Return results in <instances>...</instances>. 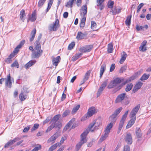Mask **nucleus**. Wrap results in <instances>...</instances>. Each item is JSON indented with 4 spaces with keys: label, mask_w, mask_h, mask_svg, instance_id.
I'll use <instances>...</instances> for the list:
<instances>
[{
    "label": "nucleus",
    "mask_w": 151,
    "mask_h": 151,
    "mask_svg": "<svg viewBox=\"0 0 151 151\" xmlns=\"http://www.w3.org/2000/svg\"><path fill=\"white\" fill-rule=\"evenodd\" d=\"M150 76L149 74L144 73L140 78V80L142 81H144L147 79Z\"/></svg>",
    "instance_id": "36"
},
{
    "label": "nucleus",
    "mask_w": 151,
    "mask_h": 151,
    "mask_svg": "<svg viewBox=\"0 0 151 151\" xmlns=\"http://www.w3.org/2000/svg\"><path fill=\"white\" fill-rule=\"evenodd\" d=\"M20 139L19 137H16L12 140L8 141L4 145L5 148L8 147L9 146L12 145L16 142L19 140Z\"/></svg>",
    "instance_id": "12"
},
{
    "label": "nucleus",
    "mask_w": 151,
    "mask_h": 151,
    "mask_svg": "<svg viewBox=\"0 0 151 151\" xmlns=\"http://www.w3.org/2000/svg\"><path fill=\"white\" fill-rule=\"evenodd\" d=\"M34 63L33 61H30L25 65V67L27 69L28 68L32 66Z\"/></svg>",
    "instance_id": "49"
},
{
    "label": "nucleus",
    "mask_w": 151,
    "mask_h": 151,
    "mask_svg": "<svg viewBox=\"0 0 151 151\" xmlns=\"http://www.w3.org/2000/svg\"><path fill=\"white\" fill-rule=\"evenodd\" d=\"M91 72V70H89L87 71L86 73L84 79L87 80L89 78Z\"/></svg>",
    "instance_id": "52"
},
{
    "label": "nucleus",
    "mask_w": 151,
    "mask_h": 151,
    "mask_svg": "<svg viewBox=\"0 0 151 151\" xmlns=\"http://www.w3.org/2000/svg\"><path fill=\"white\" fill-rule=\"evenodd\" d=\"M41 45L38 44H35L34 50L32 54V58H37L41 56L43 52V50H41Z\"/></svg>",
    "instance_id": "1"
},
{
    "label": "nucleus",
    "mask_w": 151,
    "mask_h": 151,
    "mask_svg": "<svg viewBox=\"0 0 151 151\" xmlns=\"http://www.w3.org/2000/svg\"><path fill=\"white\" fill-rule=\"evenodd\" d=\"M117 115L114 114V113L110 116V119L111 121V122L113 123H114L116 120L117 118L116 117Z\"/></svg>",
    "instance_id": "34"
},
{
    "label": "nucleus",
    "mask_w": 151,
    "mask_h": 151,
    "mask_svg": "<svg viewBox=\"0 0 151 151\" xmlns=\"http://www.w3.org/2000/svg\"><path fill=\"white\" fill-rule=\"evenodd\" d=\"M24 43V41H22L15 48L14 50L13 51L14 53L16 55L18 52L19 49L20 48Z\"/></svg>",
    "instance_id": "17"
},
{
    "label": "nucleus",
    "mask_w": 151,
    "mask_h": 151,
    "mask_svg": "<svg viewBox=\"0 0 151 151\" xmlns=\"http://www.w3.org/2000/svg\"><path fill=\"white\" fill-rule=\"evenodd\" d=\"M116 86V85L114 82L113 81H112L109 84L108 86V88L109 89L111 88Z\"/></svg>",
    "instance_id": "53"
},
{
    "label": "nucleus",
    "mask_w": 151,
    "mask_h": 151,
    "mask_svg": "<svg viewBox=\"0 0 151 151\" xmlns=\"http://www.w3.org/2000/svg\"><path fill=\"white\" fill-rule=\"evenodd\" d=\"M140 108V105H138L136 106L132 111L130 114V117L132 118H135L136 119V114L137 112Z\"/></svg>",
    "instance_id": "6"
},
{
    "label": "nucleus",
    "mask_w": 151,
    "mask_h": 151,
    "mask_svg": "<svg viewBox=\"0 0 151 151\" xmlns=\"http://www.w3.org/2000/svg\"><path fill=\"white\" fill-rule=\"evenodd\" d=\"M87 11V6L85 5L81 8L80 12V14L81 16H86Z\"/></svg>",
    "instance_id": "13"
},
{
    "label": "nucleus",
    "mask_w": 151,
    "mask_h": 151,
    "mask_svg": "<svg viewBox=\"0 0 151 151\" xmlns=\"http://www.w3.org/2000/svg\"><path fill=\"white\" fill-rule=\"evenodd\" d=\"M109 134L107 133L106 134V132H105L104 135L102 136L100 139V141L101 142H102L104 140H105L108 136Z\"/></svg>",
    "instance_id": "50"
},
{
    "label": "nucleus",
    "mask_w": 151,
    "mask_h": 151,
    "mask_svg": "<svg viewBox=\"0 0 151 151\" xmlns=\"http://www.w3.org/2000/svg\"><path fill=\"white\" fill-rule=\"evenodd\" d=\"M70 112V111L68 109L66 110L62 115L63 117H65L68 115Z\"/></svg>",
    "instance_id": "60"
},
{
    "label": "nucleus",
    "mask_w": 151,
    "mask_h": 151,
    "mask_svg": "<svg viewBox=\"0 0 151 151\" xmlns=\"http://www.w3.org/2000/svg\"><path fill=\"white\" fill-rule=\"evenodd\" d=\"M97 25L96 23L93 21L91 22V28L94 30H96V29Z\"/></svg>",
    "instance_id": "46"
},
{
    "label": "nucleus",
    "mask_w": 151,
    "mask_h": 151,
    "mask_svg": "<svg viewBox=\"0 0 151 151\" xmlns=\"http://www.w3.org/2000/svg\"><path fill=\"white\" fill-rule=\"evenodd\" d=\"M124 80V79L123 78H118L114 79L113 81L116 86L118 84L120 83Z\"/></svg>",
    "instance_id": "26"
},
{
    "label": "nucleus",
    "mask_w": 151,
    "mask_h": 151,
    "mask_svg": "<svg viewBox=\"0 0 151 151\" xmlns=\"http://www.w3.org/2000/svg\"><path fill=\"white\" fill-rule=\"evenodd\" d=\"M60 116V115L58 114L56 115L53 117L52 122L53 121H54V122H55L56 123V121L59 119Z\"/></svg>",
    "instance_id": "57"
},
{
    "label": "nucleus",
    "mask_w": 151,
    "mask_h": 151,
    "mask_svg": "<svg viewBox=\"0 0 151 151\" xmlns=\"http://www.w3.org/2000/svg\"><path fill=\"white\" fill-rule=\"evenodd\" d=\"M135 120L136 119H135V118H131L127 125L126 128L127 129H128L131 127L134 123Z\"/></svg>",
    "instance_id": "24"
},
{
    "label": "nucleus",
    "mask_w": 151,
    "mask_h": 151,
    "mask_svg": "<svg viewBox=\"0 0 151 151\" xmlns=\"http://www.w3.org/2000/svg\"><path fill=\"white\" fill-rule=\"evenodd\" d=\"M46 0H39L38 4V6L40 8L41 7L45 2Z\"/></svg>",
    "instance_id": "48"
},
{
    "label": "nucleus",
    "mask_w": 151,
    "mask_h": 151,
    "mask_svg": "<svg viewBox=\"0 0 151 151\" xmlns=\"http://www.w3.org/2000/svg\"><path fill=\"white\" fill-rule=\"evenodd\" d=\"M124 140L127 144H132V139L131 134L127 133L124 138Z\"/></svg>",
    "instance_id": "11"
},
{
    "label": "nucleus",
    "mask_w": 151,
    "mask_h": 151,
    "mask_svg": "<svg viewBox=\"0 0 151 151\" xmlns=\"http://www.w3.org/2000/svg\"><path fill=\"white\" fill-rule=\"evenodd\" d=\"M89 130L88 129L86 130L81 135V140L76 145L77 149L79 150L81 147L82 145L86 143L87 140L86 137L89 133Z\"/></svg>",
    "instance_id": "2"
},
{
    "label": "nucleus",
    "mask_w": 151,
    "mask_h": 151,
    "mask_svg": "<svg viewBox=\"0 0 151 151\" xmlns=\"http://www.w3.org/2000/svg\"><path fill=\"white\" fill-rule=\"evenodd\" d=\"M80 107V105H77L75 106L73 108L71 113L72 114H75L79 109Z\"/></svg>",
    "instance_id": "40"
},
{
    "label": "nucleus",
    "mask_w": 151,
    "mask_h": 151,
    "mask_svg": "<svg viewBox=\"0 0 151 151\" xmlns=\"http://www.w3.org/2000/svg\"><path fill=\"white\" fill-rule=\"evenodd\" d=\"M60 60V56H58L55 58H54L52 60V64L53 65L56 66L59 63Z\"/></svg>",
    "instance_id": "19"
},
{
    "label": "nucleus",
    "mask_w": 151,
    "mask_h": 151,
    "mask_svg": "<svg viewBox=\"0 0 151 151\" xmlns=\"http://www.w3.org/2000/svg\"><path fill=\"white\" fill-rule=\"evenodd\" d=\"M114 2L111 1H109L108 2V7L109 8H112L114 4Z\"/></svg>",
    "instance_id": "61"
},
{
    "label": "nucleus",
    "mask_w": 151,
    "mask_h": 151,
    "mask_svg": "<svg viewBox=\"0 0 151 151\" xmlns=\"http://www.w3.org/2000/svg\"><path fill=\"white\" fill-rule=\"evenodd\" d=\"M53 0H49V1L48 4V7L47 9V11H48V10L50 9L53 3Z\"/></svg>",
    "instance_id": "58"
},
{
    "label": "nucleus",
    "mask_w": 151,
    "mask_h": 151,
    "mask_svg": "<svg viewBox=\"0 0 151 151\" xmlns=\"http://www.w3.org/2000/svg\"><path fill=\"white\" fill-rule=\"evenodd\" d=\"M85 35L81 32H78L77 34L76 38L78 40H81L84 38Z\"/></svg>",
    "instance_id": "31"
},
{
    "label": "nucleus",
    "mask_w": 151,
    "mask_h": 151,
    "mask_svg": "<svg viewBox=\"0 0 151 151\" xmlns=\"http://www.w3.org/2000/svg\"><path fill=\"white\" fill-rule=\"evenodd\" d=\"M122 109V107H120L114 111V114L117 116L119 113L120 112Z\"/></svg>",
    "instance_id": "54"
},
{
    "label": "nucleus",
    "mask_w": 151,
    "mask_h": 151,
    "mask_svg": "<svg viewBox=\"0 0 151 151\" xmlns=\"http://www.w3.org/2000/svg\"><path fill=\"white\" fill-rule=\"evenodd\" d=\"M82 53H80L76 54L75 56H73L72 58V60L73 61H75L81 56Z\"/></svg>",
    "instance_id": "45"
},
{
    "label": "nucleus",
    "mask_w": 151,
    "mask_h": 151,
    "mask_svg": "<svg viewBox=\"0 0 151 151\" xmlns=\"http://www.w3.org/2000/svg\"><path fill=\"white\" fill-rule=\"evenodd\" d=\"M56 123L55 122L53 121L52 124L47 128L46 130V132L50 131L52 129L56 127Z\"/></svg>",
    "instance_id": "32"
},
{
    "label": "nucleus",
    "mask_w": 151,
    "mask_h": 151,
    "mask_svg": "<svg viewBox=\"0 0 151 151\" xmlns=\"http://www.w3.org/2000/svg\"><path fill=\"white\" fill-rule=\"evenodd\" d=\"M93 48V45H89L81 47L79 50L82 52H90Z\"/></svg>",
    "instance_id": "7"
},
{
    "label": "nucleus",
    "mask_w": 151,
    "mask_h": 151,
    "mask_svg": "<svg viewBox=\"0 0 151 151\" xmlns=\"http://www.w3.org/2000/svg\"><path fill=\"white\" fill-rule=\"evenodd\" d=\"M19 15L21 19L22 22H24L25 20V17L26 16L25 11L24 10H21Z\"/></svg>",
    "instance_id": "27"
},
{
    "label": "nucleus",
    "mask_w": 151,
    "mask_h": 151,
    "mask_svg": "<svg viewBox=\"0 0 151 151\" xmlns=\"http://www.w3.org/2000/svg\"><path fill=\"white\" fill-rule=\"evenodd\" d=\"M59 27V21L57 19L54 23L49 25L48 28L50 31H55Z\"/></svg>",
    "instance_id": "4"
},
{
    "label": "nucleus",
    "mask_w": 151,
    "mask_h": 151,
    "mask_svg": "<svg viewBox=\"0 0 151 151\" xmlns=\"http://www.w3.org/2000/svg\"><path fill=\"white\" fill-rule=\"evenodd\" d=\"M136 134L138 137H140L142 136V134L140 129L139 128H137L136 129Z\"/></svg>",
    "instance_id": "38"
},
{
    "label": "nucleus",
    "mask_w": 151,
    "mask_h": 151,
    "mask_svg": "<svg viewBox=\"0 0 151 151\" xmlns=\"http://www.w3.org/2000/svg\"><path fill=\"white\" fill-rule=\"evenodd\" d=\"M147 43V42L146 40H144L141 44L140 46L139 47V50L140 51L142 52H145L147 50L146 47L145 46Z\"/></svg>",
    "instance_id": "15"
},
{
    "label": "nucleus",
    "mask_w": 151,
    "mask_h": 151,
    "mask_svg": "<svg viewBox=\"0 0 151 151\" xmlns=\"http://www.w3.org/2000/svg\"><path fill=\"white\" fill-rule=\"evenodd\" d=\"M127 56V54L124 52H123L122 53L121 58L119 61L120 63L122 64L125 60Z\"/></svg>",
    "instance_id": "23"
},
{
    "label": "nucleus",
    "mask_w": 151,
    "mask_h": 151,
    "mask_svg": "<svg viewBox=\"0 0 151 151\" xmlns=\"http://www.w3.org/2000/svg\"><path fill=\"white\" fill-rule=\"evenodd\" d=\"M72 120L70 121L67 124V125L63 129V132H64L67 129H69V127L71 126L72 124Z\"/></svg>",
    "instance_id": "42"
},
{
    "label": "nucleus",
    "mask_w": 151,
    "mask_h": 151,
    "mask_svg": "<svg viewBox=\"0 0 151 151\" xmlns=\"http://www.w3.org/2000/svg\"><path fill=\"white\" fill-rule=\"evenodd\" d=\"M36 11H35L32 12L31 16L29 17L27 20L28 22L29 20H30L31 22L35 21L36 19Z\"/></svg>",
    "instance_id": "21"
},
{
    "label": "nucleus",
    "mask_w": 151,
    "mask_h": 151,
    "mask_svg": "<svg viewBox=\"0 0 151 151\" xmlns=\"http://www.w3.org/2000/svg\"><path fill=\"white\" fill-rule=\"evenodd\" d=\"M129 111L128 110L126 111L124 114L122 116L120 122L119 127V129H122L123 125L124 122L125 121L127 117V115L128 114Z\"/></svg>",
    "instance_id": "8"
},
{
    "label": "nucleus",
    "mask_w": 151,
    "mask_h": 151,
    "mask_svg": "<svg viewBox=\"0 0 151 151\" xmlns=\"http://www.w3.org/2000/svg\"><path fill=\"white\" fill-rule=\"evenodd\" d=\"M127 98V95L126 93H121L117 96L115 100V102L116 103H122Z\"/></svg>",
    "instance_id": "5"
},
{
    "label": "nucleus",
    "mask_w": 151,
    "mask_h": 151,
    "mask_svg": "<svg viewBox=\"0 0 151 151\" xmlns=\"http://www.w3.org/2000/svg\"><path fill=\"white\" fill-rule=\"evenodd\" d=\"M142 84L143 83L140 82H138L133 88L132 92L134 93H135L141 88Z\"/></svg>",
    "instance_id": "16"
},
{
    "label": "nucleus",
    "mask_w": 151,
    "mask_h": 151,
    "mask_svg": "<svg viewBox=\"0 0 151 151\" xmlns=\"http://www.w3.org/2000/svg\"><path fill=\"white\" fill-rule=\"evenodd\" d=\"M96 110L94 107H92L89 108L88 111V112L84 117L86 118H88L89 117L91 116L94 114L96 113Z\"/></svg>",
    "instance_id": "9"
},
{
    "label": "nucleus",
    "mask_w": 151,
    "mask_h": 151,
    "mask_svg": "<svg viewBox=\"0 0 151 151\" xmlns=\"http://www.w3.org/2000/svg\"><path fill=\"white\" fill-rule=\"evenodd\" d=\"M42 35L41 34H40V35L38 36L37 40L35 41V44H38V45H41L40 43V39L41 38Z\"/></svg>",
    "instance_id": "63"
},
{
    "label": "nucleus",
    "mask_w": 151,
    "mask_h": 151,
    "mask_svg": "<svg viewBox=\"0 0 151 151\" xmlns=\"http://www.w3.org/2000/svg\"><path fill=\"white\" fill-rule=\"evenodd\" d=\"M5 86L6 87L9 88L12 87V85L10 74L7 76V78H5Z\"/></svg>",
    "instance_id": "10"
},
{
    "label": "nucleus",
    "mask_w": 151,
    "mask_h": 151,
    "mask_svg": "<svg viewBox=\"0 0 151 151\" xmlns=\"http://www.w3.org/2000/svg\"><path fill=\"white\" fill-rule=\"evenodd\" d=\"M106 69V65L104 64H103L100 70V77L101 78L102 76Z\"/></svg>",
    "instance_id": "25"
},
{
    "label": "nucleus",
    "mask_w": 151,
    "mask_h": 151,
    "mask_svg": "<svg viewBox=\"0 0 151 151\" xmlns=\"http://www.w3.org/2000/svg\"><path fill=\"white\" fill-rule=\"evenodd\" d=\"M27 97V95L23 92L22 91L19 95V98L21 101L24 100Z\"/></svg>",
    "instance_id": "28"
},
{
    "label": "nucleus",
    "mask_w": 151,
    "mask_h": 151,
    "mask_svg": "<svg viewBox=\"0 0 151 151\" xmlns=\"http://www.w3.org/2000/svg\"><path fill=\"white\" fill-rule=\"evenodd\" d=\"M113 45L112 43H111L108 44V52L109 53H112L113 52Z\"/></svg>",
    "instance_id": "41"
},
{
    "label": "nucleus",
    "mask_w": 151,
    "mask_h": 151,
    "mask_svg": "<svg viewBox=\"0 0 151 151\" xmlns=\"http://www.w3.org/2000/svg\"><path fill=\"white\" fill-rule=\"evenodd\" d=\"M11 67H16L17 68H19V65L17 61H15L11 65Z\"/></svg>",
    "instance_id": "56"
},
{
    "label": "nucleus",
    "mask_w": 151,
    "mask_h": 151,
    "mask_svg": "<svg viewBox=\"0 0 151 151\" xmlns=\"http://www.w3.org/2000/svg\"><path fill=\"white\" fill-rule=\"evenodd\" d=\"M72 120L70 121L67 124V125L63 129V132H64L67 129H69V127L71 126L72 124Z\"/></svg>",
    "instance_id": "43"
},
{
    "label": "nucleus",
    "mask_w": 151,
    "mask_h": 151,
    "mask_svg": "<svg viewBox=\"0 0 151 151\" xmlns=\"http://www.w3.org/2000/svg\"><path fill=\"white\" fill-rule=\"evenodd\" d=\"M39 127V124H34L33 127L31 129L32 131H34L38 129Z\"/></svg>",
    "instance_id": "62"
},
{
    "label": "nucleus",
    "mask_w": 151,
    "mask_h": 151,
    "mask_svg": "<svg viewBox=\"0 0 151 151\" xmlns=\"http://www.w3.org/2000/svg\"><path fill=\"white\" fill-rule=\"evenodd\" d=\"M41 148V146L40 144H37L36 147H35L31 151H38Z\"/></svg>",
    "instance_id": "55"
},
{
    "label": "nucleus",
    "mask_w": 151,
    "mask_h": 151,
    "mask_svg": "<svg viewBox=\"0 0 151 151\" xmlns=\"http://www.w3.org/2000/svg\"><path fill=\"white\" fill-rule=\"evenodd\" d=\"M86 20V17L85 16H83L81 20L80 23V27H84Z\"/></svg>",
    "instance_id": "37"
},
{
    "label": "nucleus",
    "mask_w": 151,
    "mask_h": 151,
    "mask_svg": "<svg viewBox=\"0 0 151 151\" xmlns=\"http://www.w3.org/2000/svg\"><path fill=\"white\" fill-rule=\"evenodd\" d=\"M75 0H69L65 6L68 8H72L73 7V4Z\"/></svg>",
    "instance_id": "35"
},
{
    "label": "nucleus",
    "mask_w": 151,
    "mask_h": 151,
    "mask_svg": "<svg viewBox=\"0 0 151 151\" xmlns=\"http://www.w3.org/2000/svg\"><path fill=\"white\" fill-rule=\"evenodd\" d=\"M72 120L70 121L67 124V125L63 129V132H64L67 129H69V127L71 126L72 124Z\"/></svg>",
    "instance_id": "44"
},
{
    "label": "nucleus",
    "mask_w": 151,
    "mask_h": 151,
    "mask_svg": "<svg viewBox=\"0 0 151 151\" xmlns=\"http://www.w3.org/2000/svg\"><path fill=\"white\" fill-rule=\"evenodd\" d=\"M104 1V0H97V5L99 7L100 10H102L104 7L103 4Z\"/></svg>",
    "instance_id": "22"
},
{
    "label": "nucleus",
    "mask_w": 151,
    "mask_h": 151,
    "mask_svg": "<svg viewBox=\"0 0 151 151\" xmlns=\"http://www.w3.org/2000/svg\"><path fill=\"white\" fill-rule=\"evenodd\" d=\"M60 146V144L59 143H57L50 147L48 151H53L55 150L57 147Z\"/></svg>",
    "instance_id": "30"
},
{
    "label": "nucleus",
    "mask_w": 151,
    "mask_h": 151,
    "mask_svg": "<svg viewBox=\"0 0 151 151\" xmlns=\"http://www.w3.org/2000/svg\"><path fill=\"white\" fill-rule=\"evenodd\" d=\"M75 45V43L74 42H72L69 45L68 49V50H71L74 47Z\"/></svg>",
    "instance_id": "59"
},
{
    "label": "nucleus",
    "mask_w": 151,
    "mask_h": 151,
    "mask_svg": "<svg viewBox=\"0 0 151 151\" xmlns=\"http://www.w3.org/2000/svg\"><path fill=\"white\" fill-rule=\"evenodd\" d=\"M127 67L126 66H124L122 67L119 70V72L120 73H122L124 72L126 70Z\"/></svg>",
    "instance_id": "64"
},
{
    "label": "nucleus",
    "mask_w": 151,
    "mask_h": 151,
    "mask_svg": "<svg viewBox=\"0 0 151 151\" xmlns=\"http://www.w3.org/2000/svg\"><path fill=\"white\" fill-rule=\"evenodd\" d=\"M140 71L137 72L135 73V74L133 76L131 77L129 79H127L124 85H125L126 83L128 82H130L131 81L135 79L139 75H140Z\"/></svg>",
    "instance_id": "14"
},
{
    "label": "nucleus",
    "mask_w": 151,
    "mask_h": 151,
    "mask_svg": "<svg viewBox=\"0 0 151 151\" xmlns=\"http://www.w3.org/2000/svg\"><path fill=\"white\" fill-rule=\"evenodd\" d=\"M108 83V80H106L104 81L100 87L101 88L104 89Z\"/></svg>",
    "instance_id": "51"
},
{
    "label": "nucleus",
    "mask_w": 151,
    "mask_h": 151,
    "mask_svg": "<svg viewBox=\"0 0 151 151\" xmlns=\"http://www.w3.org/2000/svg\"><path fill=\"white\" fill-rule=\"evenodd\" d=\"M133 87V85L132 83H129L128 84L125 88V91L127 92L129 91H130Z\"/></svg>",
    "instance_id": "47"
},
{
    "label": "nucleus",
    "mask_w": 151,
    "mask_h": 151,
    "mask_svg": "<svg viewBox=\"0 0 151 151\" xmlns=\"http://www.w3.org/2000/svg\"><path fill=\"white\" fill-rule=\"evenodd\" d=\"M101 122L100 119H97L95 123L91 124L88 127L89 131L93 132L95 129H98V127L101 124Z\"/></svg>",
    "instance_id": "3"
},
{
    "label": "nucleus",
    "mask_w": 151,
    "mask_h": 151,
    "mask_svg": "<svg viewBox=\"0 0 151 151\" xmlns=\"http://www.w3.org/2000/svg\"><path fill=\"white\" fill-rule=\"evenodd\" d=\"M132 16L131 15L128 16L125 21L126 24L127 26H129L131 24V19Z\"/></svg>",
    "instance_id": "39"
},
{
    "label": "nucleus",
    "mask_w": 151,
    "mask_h": 151,
    "mask_svg": "<svg viewBox=\"0 0 151 151\" xmlns=\"http://www.w3.org/2000/svg\"><path fill=\"white\" fill-rule=\"evenodd\" d=\"M121 9L120 8L117 9L116 8H115L112 10V11H110V12H112V14L113 15H115L116 14L119 13L121 12Z\"/></svg>",
    "instance_id": "33"
},
{
    "label": "nucleus",
    "mask_w": 151,
    "mask_h": 151,
    "mask_svg": "<svg viewBox=\"0 0 151 151\" xmlns=\"http://www.w3.org/2000/svg\"><path fill=\"white\" fill-rule=\"evenodd\" d=\"M59 136V135L57 132H56L48 140V142H50L55 140Z\"/></svg>",
    "instance_id": "20"
},
{
    "label": "nucleus",
    "mask_w": 151,
    "mask_h": 151,
    "mask_svg": "<svg viewBox=\"0 0 151 151\" xmlns=\"http://www.w3.org/2000/svg\"><path fill=\"white\" fill-rule=\"evenodd\" d=\"M36 33V30L35 28L33 29L31 32V37L30 38V42L32 41L35 36V34Z\"/></svg>",
    "instance_id": "29"
},
{
    "label": "nucleus",
    "mask_w": 151,
    "mask_h": 151,
    "mask_svg": "<svg viewBox=\"0 0 151 151\" xmlns=\"http://www.w3.org/2000/svg\"><path fill=\"white\" fill-rule=\"evenodd\" d=\"M113 124L112 122H111L110 123L107 125L104 131V132H106V134L107 133L109 134L110 132V130L113 127Z\"/></svg>",
    "instance_id": "18"
}]
</instances>
